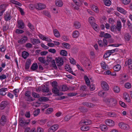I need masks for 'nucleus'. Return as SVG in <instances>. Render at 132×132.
<instances>
[{
  "label": "nucleus",
  "mask_w": 132,
  "mask_h": 132,
  "mask_svg": "<svg viewBox=\"0 0 132 132\" xmlns=\"http://www.w3.org/2000/svg\"><path fill=\"white\" fill-rule=\"evenodd\" d=\"M7 102L6 101H2L0 104L1 109L2 110L4 109L7 106Z\"/></svg>",
  "instance_id": "9d476101"
},
{
  "label": "nucleus",
  "mask_w": 132,
  "mask_h": 132,
  "mask_svg": "<svg viewBox=\"0 0 132 132\" xmlns=\"http://www.w3.org/2000/svg\"><path fill=\"white\" fill-rule=\"evenodd\" d=\"M69 89V88L65 85H63L61 87V90L63 91H65Z\"/></svg>",
  "instance_id": "6e6d98bb"
},
{
  "label": "nucleus",
  "mask_w": 132,
  "mask_h": 132,
  "mask_svg": "<svg viewBox=\"0 0 132 132\" xmlns=\"http://www.w3.org/2000/svg\"><path fill=\"white\" fill-rule=\"evenodd\" d=\"M113 90L115 93H119L120 91L119 87L117 85H114L113 87Z\"/></svg>",
  "instance_id": "aec40b11"
},
{
  "label": "nucleus",
  "mask_w": 132,
  "mask_h": 132,
  "mask_svg": "<svg viewBox=\"0 0 132 132\" xmlns=\"http://www.w3.org/2000/svg\"><path fill=\"white\" fill-rule=\"evenodd\" d=\"M104 74L105 75H110L112 76H114L116 75L115 73L113 74L111 73L109 70H107L105 71L104 72Z\"/></svg>",
  "instance_id": "2f4dec72"
},
{
  "label": "nucleus",
  "mask_w": 132,
  "mask_h": 132,
  "mask_svg": "<svg viewBox=\"0 0 132 132\" xmlns=\"http://www.w3.org/2000/svg\"><path fill=\"white\" fill-rule=\"evenodd\" d=\"M95 19L94 18L92 17H90L89 18V21L91 24H93L94 22L95 21Z\"/></svg>",
  "instance_id": "09e8293b"
},
{
  "label": "nucleus",
  "mask_w": 132,
  "mask_h": 132,
  "mask_svg": "<svg viewBox=\"0 0 132 132\" xmlns=\"http://www.w3.org/2000/svg\"><path fill=\"white\" fill-rule=\"evenodd\" d=\"M79 35V32L77 30L74 31L73 33L72 36L74 38H77Z\"/></svg>",
  "instance_id": "e433bc0d"
},
{
  "label": "nucleus",
  "mask_w": 132,
  "mask_h": 132,
  "mask_svg": "<svg viewBox=\"0 0 132 132\" xmlns=\"http://www.w3.org/2000/svg\"><path fill=\"white\" fill-rule=\"evenodd\" d=\"M62 45L63 47L69 49L70 48V45L67 43H63Z\"/></svg>",
  "instance_id": "052dcab7"
},
{
  "label": "nucleus",
  "mask_w": 132,
  "mask_h": 132,
  "mask_svg": "<svg viewBox=\"0 0 132 132\" xmlns=\"http://www.w3.org/2000/svg\"><path fill=\"white\" fill-rule=\"evenodd\" d=\"M40 112V110L39 109H37V110H35L33 113L34 116H37Z\"/></svg>",
  "instance_id": "13d9d810"
},
{
  "label": "nucleus",
  "mask_w": 132,
  "mask_h": 132,
  "mask_svg": "<svg viewBox=\"0 0 132 132\" xmlns=\"http://www.w3.org/2000/svg\"><path fill=\"white\" fill-rule=\"evenodd\" d=\"M59 126L57 124L53 125L49 129V131L51 132H54L59 128Z\"/></svg>",
  "instance_id": "6e6552de"
},
{
  "label": "nucleus",
  "mask_w": 132,
  "mask_h": 132,
  "mask_svg": "<svg viewBox=\"0 0 132 132\" xmlns=\"http://www.w3.org/2000/svg\"><path fill=\"white\" fill-rule=\"evenodd\" d=\"M101 65L102 68L105 70H107V68L106 67V65L104 62L103 61L101 63Z\"/></svg>",
  "instance_id": "c03bdc74"
},
{
  "label": "nucleus",
  "mask_w": 132,
  "mask_h": 132,
  "mask_svg": "<svg viewBox=\"0 0 132 132\" xmlns=\"http://www.w3.org/2000/svg\"><path fill=\"white\" fill-rule=\"evenodd\" d=\"M43 14L46 16H48L49 18L51 17V16L50 14V12L47 11H44L43 12Z\"/></svg>",
  "instance_id": "49530a36"
},
{
  "label": "nucleus",
  "mask_w": 132,
  "mask_h": 132,
  "mask_svg": "<svg viewBox=\"0 0 132 132\" xmlns=\"http://www.w3.org/2000/svg\"><path fill=\"white\" fill-rule=\"evenodd\" d=\"M11 13L9 12H6L4 15V19L5 21H6L10 20L12 18Z\"/></svg>",
  "instance_id": "1a4fd4ad"
},
{
  "label": "nucleus",
  "mask_w": 132,
  "mask_h": 132,
  "mask_svg": "<svg viewBox=\"0 0 132 132\" xmlns=\"http://www.w3.org/2000/svg\"><path fill=\"white\" fill-rule=\"evenodd\" d=\"M56 64L57 66H60L62 65L64 62L63 59L61 57H58L56 58Z\"/></svg>",
  "instance_id": "0eeeda50"
},
{
  "label": "nucleus",
  "mask_w": 132,
  "mask_h": 132,
  "mask_svg": "<svg viewBox=\"0 0 132 132\" xmlns=\"http://www.w3.org/2000/svg\"><path fill=\"white\" fill-rule=\"evenodd\" d=\"M29 55V54L26 51H23L22 54V57L25 59H27Z\"/></svg>",
  "instance_id": "bb28decb"
},
{
  "label": "nucleus",
  "mask_w": 132,
  "mask_h": 132,
  "mask_svg": "<svg viewBox=\"0 0 132 132\" xmlns=\"http://www.w3.org/2000/svg\"><path fill=\"white\" fill-rule=\"evenodd\" d=\"M40 100L41 101L46 102L49 100V99L46 97H42L40 98Z\"/></svg>",
  "instance_id": "4d7b16f0"
},
{
  "label": "nucleus",
  "mask_w": 132,
  "mask_h": 132,
  "mask_svg": "<svg viewBox=\"0 0 132 132\" xmlns=\"http://www.w3.org/2000/svg\"><path fill=\"white\" fill-rule=\"evenodd\" d=\"M111 55V54L107 51L106 52L105 54L103 56L104 59H106L107 58L109 57Z\"/></svg>",
  "instance_id": "69168bd1"
},
{
  "label": "nucleus",
  "mask_w": 132,
  "mask_h": 132,
  "mask_svg": "<svg viewBox=\"0 0 132 132\" xmlns=\"http://www.w3.org/2000/svg\"><path fill=\"white\" fill-rule=\"evenodd\" d=\"M92 26L94 29V30L96 31H99V27L96 23H94L93 24H91Z\"/></svg>",
  "instance_id": "393cba45"
},
{
  "label": "nucleus",
  "mask_w": 132,
  "mask_h": 132,
  "mask_svg": "<svg viewBox=\"0 0 132 132\" xmlns=\"http://www.w3.org/2000/svg\"><path fill=\"white\" fill-rule=\"evenodd\" d=\"M28 39V37L26 36H24L22 38L18 40V42L19 44H23L25 43Z\"/></svg>",
  "instance_id": "9b49d317"
},
{
  "label": "nucleus",
  "mask_w": 132,
  "mask_h": 132,
  "mask_svg": "<svg viewBox=\"0 0 132 132\" xmlns=\"http://www.w3.org/2000/svg\"><path fill=\"white\" fill-rule=\"evenodd\" d=\"M17 27L18 28L22 29L24 28L25 24L22 20H17Z\"/></svg>",
  "instance_id": "39448f33"
},
{
  "label": "nucleus",
  "mask_w": 132,
  "mask_h": 132,
  "mask_svg": "<svg viewBox=\"0 0 132 132\" xmlns=\"http://www.w3.org/2000/svg\"><path fill=\"white\" fill-rule=\"evenodd\" d=\"M32 95L35 98H38L39 97V94L35 92H33L32 93Z\"/></svg>",
  "instance_id": "338daca9"
},
{
  "label": "nucleus",
  "mask_w": 132,
  "mask_h": 132,
  "mask_svg": "<svg viewBox=\"0 0 132 132\" xmlns=\"http://www.w3.org/2000/svg\"><path fill=\"white\" fill-rule=\"evenodd\" d=\"M106 99L107 102L112 106H115L117 104L116 100L113 98H108Z\"/></svg>",
  "instance_id": "20e7f679"
},
{
  "label": "nucleus",
  "mask_w": 132,
  "mask_h": 132,
  "mask_svg": "<svg viewBox=\"0 0 132 132\" xmlns=\"http://www.w3.org/2000/svg\"><path fill=\"white\" fill-rule=\"evenodd\" d=\"M55 3L57 6L60 7L62 6L63 5V3L61 0H56Z\"/></svg>",
  "instance_id": "a211bd4d"
},
{
  "label": "nucleus",
  "mask_w": 132,
  "mask_h": 132,
  "mask_svg": "<svg viewBox=\"0 0 132 132\" xmlns=\"http://www.w3.org/2000/svg\"><path fill=\"white\" fill-rule=\"evenodd\" d=\"M98 95L99 96L105 97L107 95V93L106 92H104L103 90H101L98 92Z\"/></svg>",
  "instance_id": "6ab92c4d"
},
{
  "label": "nucleus",
  "mask_w": 132,
  "mask_h": 132,
  "mask_svg": "<svg viewBox=\"0 0 132 132\" xmlns=\"http://www.w3.org/2000/svg\"><path fill=\"white\" fill-rule=\"evenodd\" d=\"M16 7L17 8V9L19 11L22 15H23L24 14V12L23 11V10L22 8L16 6Z\"/></svg>",
  "instance_id": "864d4df0"
},
{
  "label": "nucleus",
  "mask_w": 132,
  "mask_h": 132,
  "mask_svg": "<svg viewBox=\"0 0 132 132\" xmlns=\"http://www.w3.org/2000/svg\"><path fill=\"white\" fill-rule=\"evenodd\" d=\"M52 92L53 93L57 94L59 92V90L57 87L54 88L52 89Z\"/></svg>",
  "instance_id": "37998d69"
},
{
  "label": "nucleus",
  "mask_w": 132,
  "mask_h": 132,
  "mask_svg": "<svg viewBox=\"0 0 132 132\" xmlns=\"http://www.w3.org/2000/svg\"><path fill=\"white\" fill-rule=\"evenodd\" d=\"M60 54L61 55L63 56H66L67 55V52L64 50H61L60 52Z\"/></svg>",
  "instance_id": "4c0bfd02"
},
{
  "label": "nucleus",
  "mask_w": 132,
  "mask_h": 132,
  "mask_svg": "<svg viewBox=\"0 0 132 132\" xmlns=\"http://www.w3.org/2000/svg\"><path fill=\"white\" fill-rule=\"evenodd\" d=\"M25 99L27 101L29 102H32L35 100V99H33L32 97H31L30 96L27 97H25Z\"/></svg>",
  "instance_id": "ea45409f"
},
{
  "label": "nucleus",
  "mask_w": 132,
  "mask_h": 132,
  "mask_svg": "<svg viewBox=\"0 0 132 132\" xmlns=\"http://www.w3.org/2000/svg\"><path fill=\"white\" fill-rule=\"evenodd\" d=\"M121 66L119 64H117L115 65L113 67V69L116 71H119L121 69Z\"/></svg>",
  "instance_id": "72a5a7b5"
},
{
  "label": "nucleus",
  "mask_w": 132,
  "mask_h": 132,
  "mask_svg": "<svg viewBox=\"0 0 132 132\" xmlns=\"http://www.w3.org/2000/svg\"><path fill=\"white\" fill-rule=\"evenodd\" d=\"M124 38L125 41L128 42L130 40L131 36L129 33L127 32H125L124 35Z\"/></svg>",
  "instance_id": "ddd939ff"
},
{
  "label": "nucleus",
  "mask_w": 132,
  "mask_h": 132,
  "mask_svg": "<svg viewBox=\"0 0 132 132\" xmlns=\"http://www.w3.org/2000/svg\"><path fill=\"white\" fill-rule=\"evenodd\" d=\"M7 5L6 4H3L0 5V10L5 11Z\"/></svg>",
  "instance_id": "f704fd0d"
},
{
  "label": "nucleus",
  "mask_w": 132,
  "mask_h": 132,
  "mask_svg": "<svg viewBox=\"0 0 132 132\" xmlns=\"http://www.w3.org/2000/svg\"><path fill=\"white\" fill-rule=\"evenodd\" d=\"M88 61V59L86 57H82L80 59V61L83 64H86Z\"/></svg>",
  "instance_id": "b1692460"
},
{
  "label": "nucleus",
  "mask_w": 132,
  "mask_h": 132,
  "mask_svg": "<svg viewBox=\"0 0 132 132\" xmlns=\"http://www.w3.org/2000/svg\"><path fill=\"white\" fill-rule=\"evenodd\" d=\"M9 28V26L7 24H4L3 27V32H6Z\"/></svg>",
  "instance_id": "3c124183"
},
{
  "label": "nucleus",
  "mask_w": 132,
  "mask_h": 132,
  "mask_svg": "<svg viewBox=\"0 0 132 132\" xmlns=\"http://www.w3.org/2000/svg\"><path fill=\"white\" fill-rule=\"evenodd\" d=\"M125 66H128V69L126 70V72L127 73H129L130 70L132 69V60L131 59H129L127 61L125 62Z\"/></svg>",
  "instance_id": "f03ea898"
},
{
  "label": "nucleus",
  "mask_w": 132,
  "mask_h": 132,
  "mask_svg": "<svg viewBox=\"0 0 132 132\" xmlns=\"http://www.w3.org/2000/svg\"><path fill=\"white\" fill-rule=\"evenodd\" d=\"M116 28L118 31H120L121 30L122 27L121 22L120 20H118L117 21Z\"/></svg>",
  "instance_id": "4468645a"
},
{
  "label": "nucleus",
  "mask_w": 132,
  "mask_h": 132,
  "mask_svg": "<svg viewBox=\"0 0 132 132\" xmlns=\"http://www.w3.org/2000/svg\"><path fill=\"white\" fill-rule=\"evenodd\" d=\"M119 126L120 127L124 129H126L127 128V125H126L125 123L123 122L119 123Z\"/></svg>",
  "instance_id": "cd10ccee"
},
{
  "label": "nucleus",
  "mask_w": 132,
  "mask_h": 132,
  "mask_svg": "<svg viewBox=\"0 0 132 132\" xmlns=\"http://www.w3.org/2000/svg\"><path fill=\"white\" fill-rule=\"evenodd\" d=\"M44 87H43L42 88V91L43 92L48 93L49 92V89L47 87H45V85H44Z\"/></svg>",
  "instance_id": "a19ab883"
},
{
  "label": "nucleus",
  "mask_w": 132,
  "mask_h": 132,
  "mask_svg": "<svg viewBox=\"0 0 132 132\" xmlns=\"http://www.w3.org/2000/svg\"><path fill=\"white\" fill-rule=\"evenodd\" d=\"M127 25L129 30L130 31L132 30V24L129 20L127 21Z\"/></svg>",
  "instance_id": "8fccbe9b"
},
{
  "label": "nucleus",
  "mask_w": 132,
  "mask_h": 132,
  "mask_svg": "<svg viewBox=\"0 0 132 132\" xmlns=\"http://www.w3.org/2000/svg\"><path fill=\"white\" fill-rule=\"evenodd\" d=\"M19 122L20 126L22 127L26 125V122L22 119L20 120Z\"/></svg>",
  "instance_id": "bf43d9fd"
},
{
  "label": "nucleus",
  "mask_w": 132,
  "mask_h": 132,
  "mask_svg": "<svg viewBox=\"0 0 132 132\" xmlns=\"http://www.w3.org/2000/svg\"><path fill=\"white\" fill-rule=\"evenodd\" d=\"M10 2L14 4L17 5L19 6H21L22 5L20 3L14 0H11Z\"/></svg>",
  "instance_id": "473e14b6"
},
{
  "label": "nucleus",
  "mask_w": 132,
  "mask_h": 132,
  "mask_svg": "<svg viewBox=\"0 0 132 132\" xmlns=\"http://www.w3.org/2000/svg\"><path fill=\"white\" fill-rule=\"evenodd\" d=\"M84 79L85 81L86 84L88 86L90 85V82L88 77L85 75L84 76Z\"/></svg>",
  "instance_id": "c85d7f7f"
},
{
  "label": "nucleus",
  "mask_w": 132,
  "mask_h": 132,
  "mask_svg": "<svg viewBox=\"0 0 132 132\" xmlns=\"http://www.w3.org/2000/svg\"><path fill=\"white\" fill-rule=\"evenodd\" d=\"M121 1L124 5H127L130 3L131 0H121Z\"/></svg>",
  "instance_id": "a18cd8bd"
},
{
  "label": "nucleus",
  "mask_w": 132,
  "mask_h": 132,
  "mask_svg": "<svg viewBox=\"0 0 132 132\" xmlns=\"http://www.w3.org/2000/svg\"><path fill=\"white\" fill-rule=\"evenodd\" d=\"M15 32L16 34H20L23 33L24 31L22 30L17 29L16 30Z\"/></svg>",
  "instance_id": "0e129e2a"
},
{
  "label": "nucleus",
  "mask_w": 132,
  "mask_h": 132,
  "mask_svg": "<svg viewBox=\"0 0 132 132\" xmlns=\"http://www.w3.org/2000/svg\"><path fill=\"white\" fill-rule=\"evenodd\" d=\"M38 67V66L37 63H34L32 65L31 69L33 71L36 70Z\"/></svg>",
  "instance_id": "7c9ffc66"
},
{
  "label": "nucleus",
  "mask_w": 132,
  "mask_h": 132,
  "mask_svg": "<svg viewBox=\"0 0 132 132\" xmlns=\"http://www.w3.org/2000/svg\"><path fill=\"white\" fill-rule=\"evenodd\" d=\"M101 84L102 89L105 91L109 90V87L108 83L105 81H102L101 82Z\"/></svg>",
  "instance_id": "7ed1b4c3"
},
{
  "label": "nucleus",
  "mask_w": 132,
  "mask_h": 132,
  "mask_svg": "<svg viewBox=\"0 0 132 132\" xmlns=\"http://www.w3.org/2000/svg\"><path fill=\"white\" fill-rule=\"evenodd\" d=\"M117 10L119 12L124 14H126L127 13L126 10L120 7H117Z\"/></svg>",
  "instance_id": "a878e982"
},
{
  "label": "nucleus",
  "mask_w": 132,
  "mask_h": 132,
  "mask_svg": "<svg viewBox=\"0 0 132 132\" xmlns=\"http://www.w3.org/2000/svg\"><path fill=\"white\" fill-rule=\"evenodd\" d=\"M6 50L5 47L3 45H2L0 46V50L2 52H4Z\"/></svg>",
  "instance_id": "603ef678"
},
{
  "label": "nucleus",
  "mask_w": 132,
  "mask_h": 132,
  "mask_svg": "<svg viewBox=\"0 0 132 132\" xmlns=\"http://www.w3.org/2000/svg\"><path fill=\"white\" fill-rule=\"evenodd\" d=\"M31 63V60L30 59H27L25 63V69L26 70H27L29 69Z\"/></svg>",
  "instance_id": "dca6fc26"
},
{
  "label": "nucleus",
  "mask_w": 132,
  "mask_h": 132,
  "mask_svg": "<svg viewBox=\"0 0 132 132\" xmlns=\"http://www.w3.org/2000/svg\"><path fill=\"white\" fill-rule=\"evenodd\" d=\"M92 122L90 120L87 119H82L79 122V124L80 126H84L81 127L80 128L81 130L83 131H86L89 130L90 127L86 125H90L91 124Z\"/></svg>",
  "instance_id": "f257e3e1"
},
{
  "label": "nucleus",
  "mask_w": 132,
  "mask_h": 132,
  "mask_svg": "<svg viewBox=\"0 0 132 132\" xmlns=\"http://www.w3.org/2000/svg\"><path fill=\"white\" fill-rule=\"evenodd\" d=\"M19 89H15L13 91V93L15 95V97H18V94L19 92Z\"/></svg>",
  "instance_id": "de8ad7c7"
},
{
  "label": "nucleus",
  "mask_w": 132,
  "mask_h": 132,
  "mask_svg": "<svg viewBox=\"0 0 132 132\" xmlns=\"http://www.w3.org/2000/svg\"><path fill=\"white\" fill-rule=\"evenodd\" d=\"M108 114L109 116L113 117H117V114L114 112H109Z\"/></svg>",
  "instance_id": "5fc2aeb1"
},
{
  "label": "nucleus",
  "mask_w": 132,
  "mask_h": 132,
  "mask_svg": "<svg viewBox=\"0 0 132 132\" xmlns=\"http://www.w3.org/2000/svg\"><path fill=\"white\" fill-rule=\"evenodd\" d=\"M38 59L40 62L45 64V65H47L48 64V63H46V61L45 60V57H39L38 58Z\"/></svg>",
  "instance_id": "412c9836"
},
{
  "label": "nucleus",
  "mask_w": 132,
  "mask_h": 132,
  "mask_svg": "<svg viewBox=\"0 0 132 132\" xmlns=\"http://www.w3.org/2000/svg\"><path fill=\"white\" fill-rule=\"evenodd\" d=\"M53 32L54 35L57 37H58L60 36V34L59 32L56 29H54Z\"/></svg>",
  "instance_id": "79ce46f5"
},
{
  "label": "nucleus",
  "mask_w": 132,
  "mask_h": 132,
  "mask_svg": "<svg viewBox=\"0 0 132 132\" xmlns=\"http://www.w3.org/2000/svg\"><path fill=\"white\" fill-rule=\"evenodd\" d=\"M106 124L110 126H114V122L113 121L111 120H108L106 121Z\"/></svg>",
  "instance_id": "f3484780"
},
{
  "label": "nucleus",
  "mask_w": 132,
  "mask_h": 132,
  "mask_svg": "<svg viewBox=\"0 0 132 132\" xmlns=\"http://www.w3.org/2000/svg\"><path fill=\"white\" fill-rule=\"evenodd\" d=\"M83 105L89 108H92L93 107L94 105L90 103L84 102L82 103Z\"/></svg>",
  "instance_id": "c756f323"
},
{
  "label": "nucleus",
  "mask_w": 132,
  "mask_h": 132,
  "mask_svg": "<svg viewBox=\"0 0 132 132\" xmlns=\"http://www.w3.org/2000/svg\"><path fill=\"white\" fill-rule=\"evenodd\" d=\"M31 42L33 45H35L40 43V42L39 39L35 38L31 39Z\"/></svg>",
  "instance_id": "5701e85b"
},
{
  "label": "nucleus",
  "mask_w": 132,
  "mask_h": 132,
  "mask_svg": "<svg viewBox=\"0 0 132 132\" xmlns=\"http://www.w3.org/2000/svg\"><path fill=\"white\" fill-rule=\"evenodd\" d=\"M79 109L81 112H87V110L84 106L79 108Z\"/></svg>",
  "instance_id": "58836bf2"
},
{
  "label": "nucleus",
  "mask_w": 132,
  "mask_h": 132,
  "mask_svg": "<svg viewBox=\"0 0 132 132\" xmlns=\"http://www.w3.org/2000/svg\"><path fill=\"white\" fill-rule=\"evenodd\" d=\"M73 26L76 29H79L81 27V24L79 21H75L74 22Z\"/></svg>",
  "instance_id": "4be33fe9"
},
{
  "label": "nucleus",
  "mask_w": 132,
  "mask_h": 132,
  "mask_svg": "<svg viewBox=\"0 0 132 132\" xmlns=\"http://www.w3.org/2000/svg\"><path fill=\"white\" fill-rule=\"evenodd\" d=\"M7 88H4L0 89V95L2 96H4L6 94V93L5 92L7 91Z\"/></svg>",
  "instance_id": "2eb2a0df"
},
{
  "label": "nucleus",
  "mask_w": 132,
  "mask_h": 132,
  "mask_svg": "<svg viewBox=\"0 0 132 132\" xmlns=\"http://www.w3.org/2000/svg\"><path fill=\"white\" fill-rule=\"evenodd\" d=\"M125 86L126 88L129 89L131 87V85L130 83L127 82L125 84Z\"/></svg>",
  "instance_id": "e2e57ef3"
},
{
  "label": "nucleus",
  "mask_w": 132,
  "mask_h": 132,
  "mask_svg": "<svg viewBox=\"0 0 132 132\" xmlns=\"http://www.w3.org/2000/svg\"><path fill=\"white\" fill-rule=\"evenodd\" d=\"M36 9L39 10H43L45 9L46 7V5L44 4L39 3L35 5Z\"/></svg>",
  "instance_id": "423d86ee"
},
{
  "label": "nucleus",
  "mask_w": 132,
  "mask_h": 132,
  "mask_svg": "<svg viewBox=\"0 0 132 132\" xmlns=\"http://www.w3.org/2000/svg\"><path fill=\"white\" fill-rule=\"evenodd\" d=\"M6 121V117L4 115H3L0 119V122L1 125L4 126Z\"/></svg>",
  "instance_id": "f8f14e48"
},
{
  "label": "nucleus",
  "mask_w": 132,
  "mask_h": 132,
  "mask_svg": "<svg viewBox=\"0 0 132 132\" xmlns=\"http://www.w3.org/2000/svg\"><path fill=\"white\" fill-rule=\"evenodd\" d=\"M100 128L101 129L102 131H105L107 129V126L106 125H101Z\"/></svg>",
  "instance_id": "c9c22d12"
},
{
  "label": "nucleus",
  "mask_w": 132,
  "mask_h": 132,
  "mask_svg": "<svg viewBox=\"0 0 132 132\" xmlns=\"http://www.w3.org/2000/svg\"><path fill=\"white\" fill-rule=\"evenodd\" d=\"M72 7H73V9L74 10H79L80 9V6L77 5H73Z\"/></svg>",
  "instance_id": "774afa93"
},
{
  "label": "nucleus",
  "mask_w": 132,
  "mask_h": 132,
  "mask_svg": "<svg viewBox=\"0 0 132 132\" xmlns=\"http://www.w3.org/2000/svg\"><path fill=\"white\" fill-rule=\"evenodd\" d=\"M52 86L54 88L57 87V83L56 81H53L51 84Z\"/></svg>",
  "instance_id": "680f3d73"
}]
</instances>
